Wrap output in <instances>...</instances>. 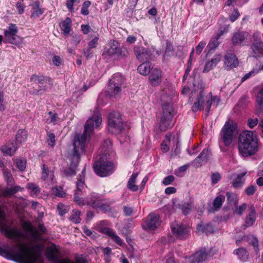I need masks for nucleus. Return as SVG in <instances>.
Masks as SVG:
<instances>
[{"label": "nucleus", "mask_w": 263, "mask_h": 263, "mask_svg": "<svg viewBox=\"0 0 263 263\" xmlns=\"http://www.w3.org/2000/svg\"><path fill=\"white\" fill-rule=\"evenodd\" d=\"M101 122L102 118L98 111H96L86 122L83 133L76 135L73 141V153L70 158V166L74 167L78 166L80 155L85 152L87 143L93 133L94 128L99 127Z\"/></svg>", "instance_id": "nucleus-1"}, {"label": "nucleus", "mask_w": 263, "mask_h": 263, "mask_svg": "<svg viewBox=\"0 0 263 263\" xmlns=\"http://www.w3.org/2000/svg\"><path fill=\"white\" fill-rule=\"evenodd\" d=\"M238 149L243 157L254 155L258 150L257 136L254 132L244 131L239 136Z\"/></svg>", "instance_id": "nucleus-2"}, {"label": "nucleus", "mask_w": 263, "mask_h": 263, "mask_svg": "<svg viewBox=\"0 0 263 263\" xmlns=\"http://www.w3.org/2000/svg\"><path fill=\"white\" fill-rule=\"evenodd\" d=\"M14 240L17 243L11 247L7 246L5 248L0 247V255L14 261L27 263L25 257L28 253L27 249L19 242L20 239Z\"/></svg>", "instance_id": "nucleus-3"}, {"label": "nucleus", "mask_w": 263, "mask_h": 263, "mask_svg": "<svg viewBox=\"0 0 263 263\" xmlns=\"http://www.w3.org/2000/svg\"><path fill=\"white\" fill-rule=\"evenodd\" d=\"M109 159L107 153H102L97 156L93 168L98 175L105 177L114 172V164Z\"/></svg>", "instance_id": "nucleus-4"}, {"label": "nucleus", "mask_w": 263, "mask_h": 263, "mask_svg": "<svg viewBox=\"0 0 263 263\" xmlns=\"http://www.w3.org/2000/svg\"><path fill=\"white\" fill-rule=\"evenodd\" d=\"M5 213L0 209V228L2 232L9 238L18 240L20 238L26 237L24 234L17 229L10 228L5 222Z\"/></svg>", "instance_id": "nucleus-5"}, {"label": "nucleus", "mask_w": 263, "mask_h": 263, "mask_svg": "<svg viewBox=\"0 0 263 263\" xmlns=\"http://www.w3.org/2000/svg\"><path fill=\"white\" fill-rule=\"evenodd\" d=\"M128 51L127 49L123 46L121 47L117 41H113L110 44L109 47L104 49L102 55L105 57H114L124 58L127 57Z\"/></svg>", "instance_id": "nucleus-6"}, {"label": "nucleus", "mask_w": 263, "mask_h": 263, "mask_svg": "<svg viewBox=\"0 0 263 263\" xmlns=\"http://www.w3.org/2000/svg\"><path fill=\"white\" fill-rule=\"evenodd\" d=\"M22 226L26 232L29 233V235L27 238H29L32 241L36 242L41 240V235L46 232V228L42 224L39 225V230L34 228L29 221H23Z\"/></svg>", "instance_id": "nucleus-7"}, {"label": "nucleus", "mask_w": 263, "mask_h": 263, "mask_svg": "<svg viewBox=\"0 0 263 263\" xmlns=\"http://www.w3.org/2000/svg\"><path fill=\"white\" fill-rule=\"evenodd\" d=\"M125 80L120 73L115 74L110 80L106 89V92L110 96H114L121 91L124 87Z\"/></svg>", "instance_id": "nucleus-8"}, {"label": "nucleus", "mask_w": 263, "mask_h": 263, "mask_svg": "<svg viewBox=\"0 0 263 263\" xmlns=\"http://www.w3.org/2000/svg\"><path fill=\"white\" fill-rule=\"evenodd\" d=\"M108 130L112 134H118L123 129V122L120 112L115 111L109 114L108 117Z\"/></svg>", "instance_id": "nucleus-9"}, {"label": "nucleus", "mask_w": 263, "mask_h": 263, "mask_svg": "<svg viewBox=\"0 0 263 263\" xmlns=\"http://www.w3.org/2000/svg\"><path fill=\"white\" fill-rule=\"evenodd\" d=\"M237 134L236 125L232 122H226L221 132V137L224 145L227 146L230 145L234 137Z\"/></svg>", "instance_id": "nucleus-10"}, {"label": "nucleus", "mask_w": 263, "mask_h": 263, "mask_svg": "<svg viewBox=\"0 0 263 263\" xmlns=\"http://www.w3.org/2000/svg\"><path fill=\"white\" fill-rule=\"evenodd\" d=\"M162 116L161 117L159 128L161 131H165L170 126L173 117V108L169 103L163 104L162 106Z\"/></svg>", "instance_id": "nucleus-11"}, {"label": "nucleus", "mask_w": 263, "mask_h": 263, "mask_svg": "<svg viewBox=\"0 0 263 263\" xmlns=\"http://www.w3.org/2000/svg\"><path fill=\"white\" fill-rule=\"evenodd\" d=\"M17 27L15 24H10L8 30L4 31L5 42L12 44L17 45L22 43V39L18 35Z\"/></svg>", "instance_id": "nucleus-12"}, {"label": "nucleus", "mask_w": 263, "mask_h": 263, "mask_svg": "<svg viewBox=\"0 0 263 263\" xmlns=\"http://www.w3.org/2000/svg\"><path fill=\"white\" fill-rule=\"evenodd\" d=\"M85 171V169L84 168L82 172L83 176H80L78 179V181L76 182L77 190L75 191L74 195V202L80 205L85 204V200L80 197L82 194V190L84 188Z\"/></svg>", "instance_id": "nucleus-13"}, {"label": "nucleus", "mask_w": 263, "mask_h": 263, "mask_svg": "<svg viewBox=\"0 0 263 263\" xmlns=\"http://www.w3.org/2000/svg\"><path fill=\"white\" fill-rule=\"evenodd\" d=\"M161 220L158 214L150 213L146 218L143 228L145 230H155L160 225Z\"/></svg>", "instance_id": "nucleus-14"}, {"label": "nucleus", "mask_w": 263, "mask_h": 263, "mask_svg": "<svg viewBox=\"0 0 263 263\" xmlns=\"http://www.w3.org/2000/svg\"><path fill=\"white\" fill-rule=\"evenodd\" d=\"M134 52L136 58L140 62H147L152 59V54L148 48L136 46L134 48Z\"/></svg>", "instance_id": "nucleus-15"}, {"label": "nucleus", "mask_w": 263, "mask_h": 263, "mask_svg": "<svg viewBox=\"0 0 263 263\" xmlns=\"http://www.w3.org/2000/svg\"><path fill=\"white\" fill-rule=\"evenodd\" d=\"M171 230L175 235L183 238L188 234L190 229L185 224L174 223L171 225Z\"/></svg>", "instance_id": "nucleus-16"}, {"label": "nucleus", "mask_w": 263, "mask_h": 263, "mask_svg": "<svg viewBox=\"0 0 263 263\" xmlns=\"http://www.w3.org/2000/svg\"><path fill=\"white\" fill-rule=\"evenodd\" d=\"M149 80L153 86L159 85L162 81L161 71L157 68L152 69L149 76Z\"/></svg>", "instance_id": "nucleus-17"}, {"label": "nucleus", "mask_w": 263, "mask_h": 263, "mask_svg": "<svg viewBox=\"0 0 263 263\" xmlns=\"http://www.w3.org/2000/svg\"><path fill=\"white\" fill-rule=\"evenodd\" d=\"M249 34L243 31H238L235 33L232 37V42L233 45H241L245 39L248 36Z\"/></svg>", "instance_id": "nucleus-18"}, {"label": "nucleus", "mask_w": 263, "mask_h": 263, "mask_svg": "<svg viewBox=\"0 0 263 263\" xmlns=\"http://www.w3.org/2000/svg\"><path fill=\"white\" fill-rule=\"evenodd\" d=\"M224 65L227 70L235 68L238 65V61L233 53H227L225 56Z\"/></svg>", "instance_id": "nucleus-19"}, {"label": "nucleus", "mask_w": 263, "mask_h": 263, "mask_svg": "<svg viewBox=\"0 0 263 263\" xmlns=\"http://www.w3.org/2000/svg\"><path fill=\"white\" fill-rule=\"evenodd\" d=\"M209 158V152L207 148H204L201 153L194 161L195 165L197 167L201 166L202 164L207 162Z\"/></svg>", "instance_id": "nucleus-20"}, {"label": "nucleus", "mask_w": 263, "mask_h": 263, "mask_svg": "<svg viewBox=\"0 0 263 263\" xmlns=\"http://www.w3.org/2000/svg\"><path fill=\"white\" fill-rule=\"evenodd\" d=\"M254 53L257 57L263 56V42L255 40L251 46Z\"/></svg>", "instance_id": "nucleus-21"}, {"label": "nucleus", "mask_w": 263, "mask_h": 263, "mask_svg": "<svg viewBox=\"0 0 263 263\" xmlns=\"http://www.w3.org/2000/svg\"><path fill=\"white\" fill-rule=\"evenodd\" d=\"M102 196L97 193H92L89 198H86L85 204L91 206L93 208V204H99L100 202L103 201Z\"/></svg>", "instance_id": "nucleus-22"}, {"label": "nucleus", "mask_w": 263, "mask_h": 263, "mask_svg": "<svg viewBox=\"0 0 263 263\" xmlns=\"http://www.w3.org/2000/svg\"><path fill=\"white\" fill-rule=\"evenodd\" d=\"M204 96L205 93L204 91H200L199 95L197 96V101L194 103L192 107V109L194 112H196L201 109L202 105L204 102Z\"/></svg>", "instance_id": "nucleus-23"}, {"label": "nucleus", "mask_w": 263, "mask_h": 263, "mask_svg": "<svg viewBox=\"0 0 263 263\" xmlns=\"http://www.w3.org/2000/svg\"><path fill=\"white\" fill-rule=\"evenodd\" d=\"M143 63L140 64L137 70L138 72L143 76H146L151 73V70L153 69L151 67V64L149 61L142 62Z\"/></svg>", "instance_id": "nucleus-24"}, {"label": "nucleus", "mask_w": 263, "mask_h": 263, "mask_svg": "<svg viewBox=\"0 0 263 263\" xmlns=\"http://www.w3.org/2000/svg\"><path fill=\"white\" fill-rule=\"evenodd\" d=\"M17 147L16 143L13 142L8 143L6 145H2L1 147V150L4 154L12 156L16 151Z\"/></svg>", "instance_id": "nucleus-25"}, {"label": "nucleus", "mask_w": 263, "mask_h": 263, "mask_svg": "<svg viewBox=\"0 0 263 263\" xmlns=\"http://www.w3.org/2000/svg\"><path fill=\"white\" fill-rule=\"evenodd\" d=\"M221 57L219 55H216L210 61L208 62L204 66L203 72H206L212 69L220 62Z\"/></svg>", "instance_id": "nucleus-26"}, {"label": "nucleus", "mask_w": 263, "mask_h": 263, "mask_svg": "<svg viewBox=\"0 0 263 263\" xmlns=\"http://www.w3.org/2000/svg\"><path fill=\"white\" fill-rule=\"evenodd\" d=\"M110 204L111 203L109 204L106 203L101 204L100 203L99 204H93V208H99L103 213L108 214L109 216H112L114 214L116 213V212L110 208L109 206Z\"/></svg>", "instance_id": "nucleus-27"}, {"label": "nucleus", "mask_w": 263, "mask_h": 263, "mask_svg": "<svg viewBox=\"0 0 263 263\" xmlns=\"http://www.w3.org/2000/svg\"><path fill=\"white\" fill-rule=\"evenodd\" d=\"M247 172L238 174L237 177L233 179L232 182V186L235 189L241 188L245 183V179L243 177L246 175Z\"/></svg>", "instance_id": "nucleus-28"}, {"label": "nucleus", "mask_w": 263, "mask_h": 263, "mask_svg": "<svg viewBox=\"0 0 263 263\" xmlns=\"http://www.w3.org/2000/svg\"><path fill=\"white\" fill-rule=\"evenodd\" d=\"M31 81L35 83L45 84L47 83L51 84V81L50 78L44 76L33 74L31 77Z\"/></svg>", "instance_id": "nucleus-29"}, {"label": "nucleus", "mask_w": 263, "mask_h": 263, "mask_svg": "<svg viewBox=\"0 0 263 263\" xmlns=\"http://www.w3.org/2000/svg\"><path fill=\"white\" fill-rule=\"evenodd\" d=\"M208 254L205 250H200L197 252L193 256L192 262L199 263L204 261L207 258Z\"/></svg>", "instance_id": "nucleus-30"}, {"label": "nucleus", "mask_w": 263, "mask_h": 263, "mask_svg": "<svg viewBox=\"0 0 263 263\" xmlns=\"http://www.w3.org/2000/svg\"><path fill=\"white\" fill-rule=\"evenodd\" d=\"M198 231L202 233H205L206 235L211 234L214 232V227L212 224L208 223L206 224H199L197 228Z\"/></svg>", "instance_id": "nucleus-31"}, {"label": "nucleus", "mask_w": 263, "mask_h": 263, "mask_svg": "<svg viewBox=\"0 0 263 263\" xmlns=\"http://www.w3.org/2000/svg\"><path fill=\"white\" fill-rule=\"evenodd\" d=\"M33 9V12L31 15V18H35L39 17L42 15L43 13V11L40 6V3L39 1L35 2L31 5Z\"/></svg>", "instance_id": "nucleus-32"}, {"label": "nucleus", "mask_w": 263, "mask_h": 263, "mask_svg": "<svg viewBox=\"0 0 263 263\" xmlns=\"http://www.w3.org/2000/svg\"><path fill=\"white\" fill-rule=\"evenodd\" d=\"M71 19L69 17H67L60 24V27L63 31L64 35H68L69 34L71 28Z\"/></svg>", "instance_id": "nucleus-33"}, {"label": "nucleus", "mask_w": 263, "mask_h": 263, "mask_svg": "<svg viewBox=\"0 0 263 263\" xmlns=\"http://www.w3.org/2000/svg\"><path fill=\"white\" fill-rule=\"evenodd\" d=\"M27 138V133L25 129H19L15 137V139L17 142L21 143L25 141Z\"/></svg>", "instance_id": "nucleus-34"}, {"label": "nucleus", "mask_w": 263, "mask_h": 263, "mask_svg": "<svg viewBox=\"0 0 263 263\" xmlns=\"http://www.w3.org/2000/svg\"><path fill=\"white\" fill-rule=\"evenodd\" d=\"M226 196L227 198L228 203L231 205H235L238 203L237 195L235 193L232 192H227Z\"/></svg>", "instance_id": "nucleus-35"}, {"label": "nucleus", "mask_w": 263, "mask_h": 263, "mask_svg": "<svg viewBox=\"0 0 263 263\" xmlns=\"http://www.w3.org/2000/svg\"><path fill=\"white\" fill-rule=\"evenodd\" d=\"M234 253L238 256L239 259L242 261H246L248 258V252L243 248H240L235 250Z\"/></svg>", "instance_id": "nucleus-36"}, {"label": "nucleus", "mask_w": 263, "mask_h": 263, "mask_svg": "<svg viewBox=\"0 0 263 263\" xmlns=\"http://www.w3.org/2000/svg\"><path fill=\"white\" fill-rule=\"evenodd\" d=\"M80 214V211L77 210H72L71 215L69 217L70 220L76 224L79 223L81 222Z\"/></svg>", "instance_id": "nucleus-37"}, {"label": "nucleus", "mask_w": 263, "mask_h": 263, "mask_svg": "<svg viewBox=\"0 0 263 263\" xmlns=\"http://www.w3.org/2000/svg\"><path fill=\"white\" fill-rule=\"evenodd\" d=\"M193 206L194 204L192 202H184L180 205V208L181 209L183 214L186 215L190 213Z\"/></svg>", "instance_id": "nucleus-38"}, {"label": "nucleus", "mask_w": 263, "mask_h": 263, "mask_svg": "<svg viewBox=\"0 0 263 263\" xmlns=\"http://www.w3.org/2000/svg\"><path fill=\"white\" fill-rule=\"evenodd\" d=\"M224 199V196L222 195H220L215 198L213 203V205L216 210H217L221 206Z\"/></svg>", "instance_id": "nucleus-39"}, {"label": "nucleus", "mask_w": 263, "mask_h": 263, "mask_svg": "<svg viewBox=\"0 0 263 263\" xmlns=\"http://www.w3.org/2000/svg\"><path fill=\"white\" fill-rule=\"evenodd\" d=\"M255 215L249 214L246 218L245 224L242 226V228L245 229L246 228L252 226L255 222Z\"/></svg>", "instance_id": "nucleus-40"}, {"label": "nucleus", "mask_w": 263, "mask_h": 263, "mask_svg": "<svg viewBox=\"0 0 263 263\" xmlns=\"http://www.w3.org/2000/svg\"><path fill=\"white\" fill-rule=\"evenodd\" d=\"M49 258L54 260L55 263H73L70 260L67 258L61 259L56 258L54 256V253L52 251H51L50 254L49 255Z\"/></svg>", "instance_id": "nucleus-41"}, {"label": "nucleus", "mask_w": 263, "mask_h": 263, "mask_svg": "<svg viewBox=\"0 0 263 263\" xmlns=\"http://www.w3.org/2000/svg\"><path fill=\"white\" fill-rule=\"evenodd\" d=\"M52 193L56 196L63 197L65 193L63 191V189L61 186H57L52 188Z\"/></svg>", "instance_id": "nucleus-42"}, {"label": "nucleus", "mask_w": 263, "mask_h": 263, "mask_svg": "<svg viewBox=\"0 0 263 263\" xmlns=\"http://www.w3.org/2000/svg\"><path fill=\"white\" fill-rule=\"evenodd\" d=\"M21 189V187L19 186H15L11 188H7L5 190L4 194L6 196L13 195L17 193Z\"/></svg>", "instance_id": "nucleus-43"}, {"label": "nucleus", "mask_w": 263, "mask_h": 263, "mask_svg": "<svg viewBox=\"0 0 263 263\" xmlns=\"http://www.w3.org/2000/svg\"><path fill=\"white\" fill-rule=\"evenodd\" d=\"M219 45V42L218 41V39L216 37H213L210 41L208 47L209 48L210 50H214L216 48H217Z\"/></svg>", "instance_id": "nucleus-44"}, {"label": "nucleus", "mask_w": 263, "mask_h": 263, "mask_svg": "<svg viewBox=\"0 0 263 263\" xmlns=\"http://www.w3.org/2000/svg\"><path fill=\"white\" fill-rule=\"evenodd\" d=\"M26 187L35 195H37L40 192V188L33 183H27Z\"/></svg>", "instance_id": "nucleus-45"}, {"label": "nucleus", "mask_w": 263, "mask_h": 263, "mask_svg": "<svg viewBox=\"0 0 263 263\" xmlns=\"http://www.w3.org/2000/svg\"><path fill=\"white\" fill-rule=\"evenodd\" d=\"M91 3L90 1H85L82 5V7L81 8V13L84 15H87L89 14V12L88 10V7L90 6Z\"/></svg>", "instance_id": "nucleus-46"}, {"label": "nucleus", "mask_w": 263, "mask_h": 263, "mask_svg": "<svg viewBox=\"0 0 263 263\" xmlns=\"http://www.w3.org/2000/svg\"><path fill=\"white\" fill-rule=\"evenodd\" d=\"M76 168L77 167L70 166L69 167L65 169L63 173L66 176L75 175L76 174Z\"/></svg>", "instance_id": "nucleus-47"}, {"label": "nucleus", "mask_w": 263, "mask_h": 263, "mask_svg": "<svg viewBox=\"0 0 263 263\" xmlns=\"http://www.w3.org/2000/svg\"><path fill=\"white\" fill-rule=\"evenodd\" d=\"M58 210L60 216H63L66 213H67L68 211V208L67 206L64 205L62 203H59L58 205Z\"/></svg>", "instance_id": "nucleus-48"}, {"label": "nucleus", "mask_w": 263, "mask_h": 263, "mask_svg": "<svg viewBox=\"0 0 263 263\" xmlns=\"http://www.w3.org/2000/svg\"><path fill=\"white\" fill-rule=\"evenodd\" d=\"M247 240L249 241L250 245L254 247L255 250L258 249V240L256 237L250 236L247 237Z\"/></svg>", "instance_id": "nucleus-49"}, {"label": "nucleus", "mask_w": 263, "mask_h": 263, "mask_svg": "<svg viewBox=\"0 0 263 263\" xmlns=\"http://www.w3.org/2000/svg\"><path fill=\"white\" fill-rule=\"evenodd\" d=\"M48 138H47V142L48 143V144L53 147L55 144V135L53 133H48L47 134Z\"/></svg>", "instance_id": "nucleus-50"}, {"label": "nucleus", "mask_w": 263, "mask_h": 263, "mask_svg": "<svg viewBox=\"0 0 263 263\" xmlns=\"http://www.w3.org/2000/svg\"><path fill=\"white\" fill-rule=\"evenodd\" d=\"M16 165L21 171H23L26 168V161L24 159H18L16 160Z\"/></svg>", "instance_id": "nucleus-51"}, {"label": "nucleus", "mask_w": 263, "mask_h": 263, "mask_svg": "<svg viewBox=\"0 0 263 263\" xmlns=\"http://www.w3.org/2000/svg\"><path fill=\"white\" fill-rule=\"evenodd\" d=\"M256 102L259 106H263V87L260 89L257 93Z\"/></svg>", "instance_id": "nucleus-52"}, {"label": "nucleus", "mask_w": 263, "mask_h": 263, "mask_svg": "<svg viewBox=\"0 0 263 263\" xmlns=\"http://www.w3.org/2000/svg\"><path fill=\"white\" fill-rule=\"evenodd\" d=\"M111 141L109 139H106L104 141V143L102 144V150L104 152L109 151L111 148Z\"/></svg>", "instance_id": "nucleus-53"}, {"label": "nucleus", "mask_w": 263, "mask_h": 263, "mask_svg": "<svg viewBox=\"0 0 263 263\" xmlns=\"http://www.w3.org/2000/svg\"><path fill=\"white\" fill-rule=\"evenodd\" d=\"M174 180L175 177L173 175H168L163 179L162 183L164 185H167L172 184Z\"/></svg>", "instance_id": "nucleus-54"}, {"label": "nucleus", "mask_w": 263, "mask_h": 263, "mask_svg": "<svg viewBox=\"0 0 263 263\" xmlns=\"http://www.w3.org/2000/svg\"><path fill=\"white\" fill-rule=\"evenodd\" d=\"M211 178L212 183L213 184H216L220 180L221 176L219 173L216 172L211 175Z\"/></svg>", "instance_id": "nucleus-55"}, {"label": "nucleus", "mask_w": 263, "mask_h": 263, "mask_svg": "<svg viewBox=\"0 0 263 263\" xmlns=\"http://www.w3.org/2000/svg\"><path fill=\"white\" fill-rule=\"evenodd\" d=\"M239 16V12L238 9H235L234 10L233 12L232 13L231 15L229 16V18L231 21V22H233L235 21Z\"/></svg>", "instance_id": "nucleus-56"}, {"label": "nucleus", "mask_w": 263, "mask_h": 263, "mask_svg": "<svg viewBox=\"0 0 263 263\" xmlns=\"http://www.w3.org/2000/svg\"><path fill=\"white\" fill-rule=\"evenodd\" d=\"M247 208V204L243 203L242 205L239 206L236 209L235 212L239 215H241Z\"/></svg>", "instance_id": "nucleus-57"}, {"label": "nucleus", "mask_w": 263, "mask_h": 263, "mask_svg": "<svg viewBox=\"0 0 263 263\" xmlns=\"http://www.w3.org/2000/svg\"><path fill=\"white\" fill-rule=\"evenodd\" d=\"M83 54L87 59H90L92 57L93 50L92 49L89 48L88 47L87 48L84 49Z\"/></svg>", "instance_id": "nucleus-58"}, {"label": "nucleus", "mask_w": 263, "mask_h": 263, "mask_svg": "<svg viewBox=\"0 0 263 263\" xmlns=\"http://www.w3.org/2000/svg\"><path fill=\"white\" fill-rule=\"evenodd\" d=\"M258 123V120L257 118L251 119L250 118L248 121V125L251 128H253L255 126H256Z\"/></svg>", "instance_id": "nucleus-59"}, {"label": "nucleus", "mask_w": 263, "mask_h": 263, "mask_svg": "<svg viewBox=\"0 0 263 263\" xmlns=\"http://www.w3.org/2000/svg\"><path fill=\"white\" fill-rule=\"evenodd\" d=\"M98 40L99 38L98 37H95L89 42L88 47L91 49L96 48L98 44Z\"/></svg>", "instance_id": "nucleus-60"}, {"label": "nucleus", "mask_w": 263, "mask_h": 263, "mask_svg": "<svg viewBox=\"0 0 263 263\" xmlns=\"http://www.w3.org/2000/svg\"><path fill=\"white\" fill-rule=\"evenodd\" d=\"M257 73V71L256 70L255 68H254L252 70L250 71L249 73L246 74L242 78L241 82H243L249 79L252 75H254Z\"/></svg>", "instance_id": "nucleus-61"}, {"label": "nucleus", "mask_w": 263, "mask_h": 263, "mask_svg": "<svg viewBox=\"0 0 263 263\" xmlns=\"http://www.w3.org/2000/svg\"><path fill=\"white\" fill-rule=\"evenodd\" d=\"M206 45V43L204 42H200L198 46L196 47V53L197 54H199L201 51H202L203 49L204 48V47H205Z\"/></svg>", "instance_id": "nucleus-62"}, {"label": "nucleus", "mask_w": 263, "mask_h": 263, "mask_svg": "<svg viewBox=\"0 0 263 263\" xmlns=\"http://www.w3.org/2000/svg\"><path fill=\"white\" fill-rule=\"evenodd\" d=\"M255 191V186L254 185H250L248 186L245 190V193L247 195L250 196L252 195Z\"/></svg>", "instance_id": "nucleus-63"}, {"label": "nucleus", "mask_w": 263, "mask_h": 263, "mask_svg": "<svg viewBox=\"0 0 263 263\" xmlns=\"http://www.w3.org/2000/svg\"><path fill=\"white\" fill-rule=\"evenodd\" d=\"M24 8H25L24 5L21 2H18L16 3V8H17L18 13L20 14H22L24 13Z\"/></svg>", "instance_id": "nucleus-64"}]
</instances>
